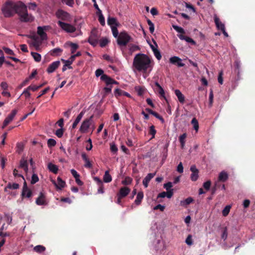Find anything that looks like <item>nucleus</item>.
Masks as SVG:
<instances>
[{"label": "nucleus", "instance_id": "f257e3e1", "mask_svg": "<svg viewBox=\"0 0 255 255\" xmlns=\"http://www.w3.org/2000/svg\"><path fill=\"white\" fill-rule=\"evenodd\" d=\"M1 10L5 17H10L17 13L22 22H32L34 20V17L28 14L27 6L21 1L16 3L7 0L2 5Z\"/></svg>", "mask_w": 255, "mask_h": 255}, {"label": "nucleus", "instance_id": "f03ea898", "mask_svg": "<svg viewBox=\"0 0 255 255\" xmlns=\"http://www.w3.org/2000/svg\"><path fill=\"white\" fill-rule=\"evenodd\" d=\"M151 60L144 54H136L133 61V66L138 71L145 73L148 69L151 70Z\"/></svg>", "mask_w": 255, "mask_h": 255}, {"label": "nucleus", "instance_id": "7ed1b4c3", "mask_svg": "<svg viewBox=\"0 0 255 255\" xmlns=\"http://www.w3.org/2000/svg\"><path fill=\"white\" fill-rule=\"evenodd\" d=\"M132 38L126 31H123L119 33L117 42L119 46H126L129 42L132 41Z\"/></svg>", "mask_w": 255, "mask_h": 255}, {"label": "nucleus", "instance_id": "20e7f679", "mask_svg": "<svg viewBox=\"0 0 255 255\" xmlns=\"http://www.w3.org/2000/svg\"><path fill=\"white\" fill-rule=\"evenodd\" d=\"M95 75L97 77L101 76V80L104 81L107 85L117 84L118 82L106 74H104V71L101 69L96 70Z\"/></svg>", "mask_w": 255, "mask_h": 255}, {"label": "nucleus", "instance_id": "39448f33", "mask_svg": "<svg viewBox=\"0 0 255 255\" xmlns=\"http://www.w3.org/2000/svg\"><path fill=\"white\" fill-rule=\"evenodd\" d=\"M57 24L60 28L67 33H73L76 31V27L73 25L59 20Z\"/></svg>", "mask_w": 255, "mask_h": 255}, {"label": "nucleus", "instance_id": "423d86ee", "mask_svg": "<svg viewBox=\"0 0 255 255\" xmlns=\"http://www.w3.org/2000/svg\"><path fill=\"white\" fill-rule=\"evenodd\" d=\"M93 117L94 116L92 115L89 118H87L83 121L79 129L81 132L85 133L87 132L88 128L92 125Z\"/></svg>", "mask_w": 255, "mask_h": 255}, {"label": "nucleus", "instance_id": "0eeeda50", "mask_svg": "<svg viewBox=\"0 0 255 255\" xmlns=\"http://www.w3.org/2000/svg\"><path fill=\"white\" fill-rule=\"evenodd\" d=\"M26 36L33 40L32 42L31 43V44L33 47H35L36 50H38L39 49L40 45L42 44L43 40H42L35 34H34L33 35H26Z\"/></svg>", "mask_w": 255, "mask_h": 255}, {"label": "nucleus", "instance_id": "6e6552de", "mask_svg": "<svg viewBox=\"0 0 255 255\" xmlns=\"http://www.w3.org/2000/svg\"><path fill=\"white\" fill-rule=\"evenodd\" d=\"M56 16L58 18L62 20L66 21H71V17L70 14L62 9H58L56 12Z\"/></svg>", "mask_w": 255, "mask_h": 255}, {"label": "nucleus", "instance_id": "1a4fd4ad", "mask_svg": "<svg viewBox=\"0 0 255 255\" xmlns=\"http://www.w3.org/2000/svg\"><path fill=\"white\" fill-rule=\"evenodd\" d=\"M98 31L96 29H93L91 32L88 41L92 45H96L98 42L99 39Z\"/></svg>", "mask_w": 255, "mask_h": 255}, {"label": "nucleus", "instance_id": "9d476101", "mask_svg": "<svg viewBox=\"0 0 255 255\" xmlns=\"http://www.w3.org/2000/svg\"><path fill=\"white\" fill-rule=\"evenodd\" d=\"M49 26H38L37 33L42 40H47L48 38L47 34L45 32L49 29Z\"/></svg>", "mask_w": 255, "mask_h": 255}, {"label": "nucleus", "instance_id": "9b49d317", "mask_svg": "<svg viewBox=\"0 0 255 255\" xmlns=\"http://www.w3.org/2000/svg\"><path fill=\"white\" fill-rule=\"evenodd\" d=\"M51 181L53 184L55 185L57 190H61L66 185V183L60 177H58L57 181L54 179H51Z\"/></svg>", "mask_w": 255, "mask_h": 255}, {"label": "nucleus", "instance_id": "f8f14e48", "mask_svg": "<svg viewBox=\"0 0 255 255\" xmlns=\"http://www.w3.org/2000/svg\"><path fill=\"white\" fill-rule=\"evenodd\" d=\"M169 62L173 65L181 67L185 66V64L182 62V59L177 56H173L169 58Z\"/></svg>", "mask_w": 255, "mask_h": 255}, {"label": "nucleus", "instance_id": "ddd939ff", "mask_svg": "<svg viewBox=\"0 0 255 255\" xmlns=\"http://www.w3.org/2000/svg\"><path fill=\"white\" fill-rule=\"evenodd\" d=\"M36 204L38 205H46L47 202L46 196L43 192H40L38 197L36 200Z\"/></svg>", "mask_w": 255, "mask_h": 255}, {"label": "nucleus", "instance_id": "4468645a", "mask_svg": "<svg viewBox=\"0 0 255 255\" xmlns=\"http://www.w3.org/2000/svg\"><path fill=\"white\" fill-rule=\"evenodd\" d=\"M21 196L25 197L27 198H29L32 196L31 191L27 187L26 183L25 181L24 182L23 186L22 188V191L21 193Z\"/></svg>", "mask_w": 255, "mask_h": 255}, {"label": "nucleus", "instance_id": "2eb2a0df", "mask_svg": "<svg viewBox=\"0 0 255 255\" xmlns=\"http://www.w3.org/2000/svg\"><path fill=\"white\" fill-rule=\"evenodd\" d=\"M190 170L192 172V173L190 176V178L192 181H196L199 177V171L196 168L195 165H192L190 167Z\"/></svg>", "mask_w": 255, "mask_h": 255}, {"label": "nucleus", "instance_id": "dca6fc26", "mask_svg": "<svg viewBox=\"0 0 255 255\" xmlns=\"http://www.w3.org/2000/svg\"><path fill=\"white\" fill-rule=\"evenodd\" d=\"M60 62L59 61H56L52 62L48 67L46 71L48 73H53L60 65Z\"/></svg>", "mask_w": 255, "mask_h": 255}, {"label": "nucleus", "instance_id": "f3484780", "mask_svg": "<svg viewBox=\"0 0 255 255\" xmlns=\"http://www.w3.org/2000/svg\"><path fill=\"white\" fill-rule=\"evenodd\" d=\"M130 190L127 187H122L119 193L118 194L117 196L120 198H124L127 196L129 193L130 192Z\"/></svg>", "mask_w": 255, "mask_h": 255}, {"label": "nucleus", "instance_id": "a211bd4d", "mask_svg": "<svg viewBox=\"0 0 255 255\" xmlns=\"http://www.w3.org/2000/svg\"><path fill=\"white\" fill-rule=\"evenodd\" d=\"M155 173H148L143 179L142 183L144 186L146 188L150 180L155 176Z\"/></svg>", "mask_w": 255, "mask_h": 255}, {"label": "nucleus", "instance_id": "6ab92c4d", "mask_svg": "<svg viewBox=\"0 0 255 255\" xmlns=\"http://www.w3.org/2000/svg\"><path fill=\"white\" fill-rule=\"evenodd\" d=\"M193 202V199L192 197H189L185 200L180 201V205L184 208H186L188 205L190 204Z\"/></svg>", "mask_w": 255, "mask_h": 255}, {"label": "nucleus", "instance_id": "aec40b11", "mask_svg": "<svg viewBox=\"0 0 255 255\" xmlns=\"http://www.w3.org/2000/svg\"><path fill=\"white\" fill-rule=\"evenodd\" d=\"M19 187V185L18 184L16 183H8L7 186L4 188V191L5 192H8L9 189H17Z\"/></svg>", "mask_w": 255, "mask_h": 255}, {"label": "nucleus", "instance_id": "412c9836", "mask_svg": "<svg viewBox=\"0 0 255 255\" xmlns=\"http://www.w3.org/2000/svg\"><path fill=\"white\" fill-rule=\"evenodd\" d=\"M178 37L181 39V40H185L186 42L190 43L192 44V45H195L196 42L191 38L188 37L187 36H185L183 34H179L178 35Z\"/></svg>", "mask_w": 255, "mask_h": 255}, {"label": "nucleus", "instance_id": "4be33fe9", "mask_svg": "<svg viewBox=\"0 0 255 255\" xmlns=\"http://www.w3.org/2000/svg\"><path fill=\"white\" fill-rule=\"evenodd\" d=\"M85 114V111H82L77 117L76 118L75 121L72 124V128H75L77 127L78 123L80 122L81 120L82 119V117H83L84 115Z\"/></svg>", "mask_w": 255, "mask_h": 255}, {"label": "nucleus", "instance_id": "5701e85b", "mask_svg": "<svg viewBox=\"0 0 255 255\" xmlns=\"http://www.w3.org/2000/svg\"><path fill=\"white\" fill-rule=\"evenodd\" d=\"M228 177V174L226 171H222L219 175L218 180L221 182H225Z\"/></svg>", "mask_w": 255, "mask_h": 255}, {"label": "nucleus", "instance_id": "b1692460", "mask_svg": "<svg viewBox=\"0 0 255 255\" xmlns=\"http://www.w3.org/2000/svg\"><path fill=\"white\" fill-rule=\"evenodd\" d=\"M175 94L177 97L178 101L181 104H183L185 102V97L182 94L181 91L179 90H175Z\"/></svg>", "mask_w": 255, "mask_h": 255}, {"label": "nucleus", "instance_id": "393cba45", "mask_svg": "<svg viewBox=\"0 0 255 255\" xmlns=\"http://www.w3.org/2000/svg\"><path fill=\"white\" fill-rule=\"evenodd\" d=\"M155 85L157 87V92L159 94V95L162 98L165 99L164 90L162 88V87L160 85V84L157 82H156L155 83Z\"/></svg>", "mask_w": 255, "mask_h": 255}, {"label": "nucleus", "instance_id": "a878e982", "mask_svg": "<svg viewBox=\"0 0 255 255\" xmlns=\"http://www.w3.org/2000/svg\"><path fill=\"white\" fill-rule=\"evenodd\" d=\"M108 24L111 26H118L119 23L117 21V19L115 17H112L110 16L108 17L107 19Z\"/></svg>", "mask_w": 255, "mask_h": 255}, {"label": "nucleus", "instance_id": "bb28decb", "mask_svg": "<svg viewBox=\"0 0 255 255\" xmlns=\"http://www.w3.org/2000/svg\"><path fill=\"white\" fill-rule=\"evenodd\" d=\"M214 21L218 29L224 30L225 29V25L220 21V19L217 16L214 17Z\"/></svg>", "mask_w": 255, "mask_h": 255}, {"label": "nucleus", "instance_id": "cd10ccee", "mask_svg": "<svg viewBox=\"0 0 255 255\" xmlns=\"http://www.w3.org/2000/svg\"><path fill=\"white\" fill-rule=\"evenodd\" d=\"M48 168L50 171L51 172L56 174L58 172V167L57 165L52 163H49L48 164Z\"/></svg>", "mask_w": 255, "mask_h": 255}, {"label": "nucleus", "instance_id": "c85d7f7f", "mask_svg": "<svg viewBox=\"0 0 255 255\" xmlns=\"http://www.w3.org/2000/svg\"><path fill=\"white\" fill-rule=\"evenodd\" d=\"M17 110H13L12 111L11 113L5 119V121L7 122V123L9 124L10 122H11L15 116L16 115L17 113Z\"/></svg>", "mask_w": 255, "mask_h": 255}, {"label": "nucleus", "instance_id": "c756f323", "mask_svg": "<svg viewBox=\"0 0 255 255\" xmlns=\"http://www.w3.org/2000/svg\"><path fill=\"white\" fill-rule=\"evenodd\" d=\"M143 198V193L142 192H139L136 196V199L134 201V203L136 205H139Z\"/></svg>", "mask_w": 255, "mask_h": 255}, {"label": "nucleus", "instance_id": "7c9ffc66", "mask_svg": "<svg viewBox=\"0 0 255 255\" xmlns=\"http://www.w3.org/2000/svg\"><path fill=\"white\" fill-rule=\"evenodd\" d=\"M187 137V134L184 133L179 137V140L181 144V148L183 149L185 143V139Z\"/></svg>", "mask_w": 255, "mask_h": 255}, {"label": "nucleus", "instance_id": "2f4dec72", "mask_svg": "<svg viewBox=\"0 0 255 255\" xmlns=\"http://www.w3.org/2000/svg\"><path fill=\"white\" fill-rule=\"evenodd\" d=\"M103 180L105 183H109L112 181V178L111 175L109 174L108 170L105 171L103 177Z\"/></svg>", "mask_w": 255, "mask_h": 255}, {"label": "nucleus", "instance_id": "473e14b6", "mask_svg": "<svg viewBox=\"0 0 255 255\" xmlns=\"http://www.w3.org/2000/svg\"><path fill=\"white\" fill-rule=\"evenodd\" d=\"M27 160H21L20 164H19V168H21L23 169V170L25 171V172L27 173L28 170V163L27 162Z\"/></svg>", "mask_w": 255, "mask_h": 255}, {"label": "nucleus", "instance_id": "72a5a7b5", "mask_svg": "<svg viewBox=\"0 0 255 255\" xmlns=\"http://www.w3.org/2000/svg\"><path fill=\"white\" fill-rule=\"evenodd\" d=\"M62 49L60 48H56L51 50L50 55L53 56L58 55L62 52Z\"/></svg>", "mask_w": 255, "mask_h": 255}, {"label": "nucleus", "instance_id": "f704fd0d", "mask_svg": "<svg viewBox=\"0 0 255 255\" xmlns=\"http://www.w3.org/2000/svg\"><path fill=\"white\" fill-rule=\"evenodd\" d=\"M191 123L194 129L196 132H197L199 129V123L197 120L195 118H194L192 120Z\"/></svg>", "mask_w": 255, "mask_h": 255}, {"label": "nucleus", "instance_id": "c9c22d12", "mask_svg": "<svg viewBox=\"0 0 255 255\" xmlns=\"http://www.w3.org/2000/svg\"><path fill=\"white\" fill-rule=\"evenodd\" d=\"M31 55H32V56L33 57V58L36 62H38L41 61V55L39 53L34 52H31Z\"/></svg>", "mask_w": 255, "mask_h": 255}, {"label": "nucleus", "instance_id": "e433bc0d", "mask_svg": "<svg viewBox=\"0 0 255 255\" xmlns=\"http://www.w3.org/2000/svg\"><path fill=\"white\" fill-rule=\"evenodd\" d=\"M33 250L35 252L40 253L45 251V248L42 246L38 245L35 246Z\"/></svg>", "mask_w": 255, "mask_h": 255}, {"label": "nucleus", "instance_id": "4c0bfd02", "mask_svg": "<svg viewBox=\"0 0 255 255\" xmlns=\"http://www.w3.org/2000/svg\"><path fill=\"white\" fill-rule=\"evenodd\" d=\"M118 26H112L111 29L112 31V33L114 37L118 38L119 36V33L117 28Z\"/></svg>", "mask_w": 255, "mask_h": 255}, {"label": "nucleus", "instance_id": "58836bf2", "mask_svg": "<svg viewBox=\"0 0 255 255\" xmlns=\"http://www.w3.org/2000/svg\"><path fill=\"white\" fill-rule=\"evenodd\" d=\"M132 179L128 176L125 177V179L122 181V183L125 185H129L131 183Z\"/></svg>", "mask_w": 255, "mask_h": 255}, {"label": "nucleus", "instance_id": "ea45409f", "mask_svg": "<svg viewBox=\"0 0 255 255\" xmlns=\"http://www.w3.org/2000/svg\"><path fill=\"white\" fill-rule=\"evenodd\" d=\"M110 42V41L108 40L107 38H104L101 39L100 40V45L101 47H105L108 43Z\"/></svg>", "mask_w": 255, "mask_h": 255}, {"label": "nucleus", "instance_id": "a19ab883", "mask_svg": "<svg viewBox=\"0 0 255 255\" xmlns=\"http://www.w3.org/2000/svg\"><path fill=\"white\" fill-rule=\"evenodd\" d=\"M231 208V206L230 205H227L224 208L222 211V214L223 216L226 217L229 214Z\"/></svg>", "mask_w": 255, "mask_h": 255}, {"label": "nucleus", "instance_id": "79ce46f5", "mask_svg": "<svg viewBox=\"0 0 255 255\" xmlns=\"http://www.w3.org/2000/svg\"><path fill=\"white\" fill-rule=\"evenodd\" d=\"M129 47V50L130 53H132L134 51L140 50L139 46L136 45L130 44Z\"/></svg>", "mask_w": 255, "mask_h": 255}, {"label": "nucleus", "instance_id": "37998d69", "mask_svg": "<svg viewBox=\"0 0 255 255\" xmlns=\"http://www.w3.org/2000/svg\"><path fill=\"white\" fill-rule=\"evenodd\" d=\"M156 133V130L155 129V127L152 125L150 127L149 130V133L152 135V138H154Z\"/></svg>", "mask_w": 255, "mask_h": 255}, {"label": "nucleus", "instance_id": "c03bdc74", "mask_svg": "<svg viewBox=\"0 0 255 255\" xmlns=\"http://www.w3.org/2000/svg\"><path fill=\"white\" fill-rule=\"evenodd\" d=\"M16 151L18 153H20L23 150L24 145L22 142H19L17 143L16 145Z\"/></svg>", "mask_w": 255, "mask_h": 255}, {"label": "nucleus", "instance_id": "a18cd8bd", "mask_svg": "<svg viewBox=\"0 0 255 255\" xmlns=\"http://www.w3.org/2000/svg\"><path fill=\"white\" fill-rule=\"evenodd\" d=\"M56 144V140L53 138H50L47 141V145L49 148L54 147Z\"/></svg>", "mask_w": 255, "mask_h": 255}, {"label": "nucleus", "instance_id": "49530a36", "mask_svg": "<svg viewBox=\"0 0 255 255\" xmlns=\"http://www.w3.org/2000/svg\"><path fill=\"white\" fill-rule=\"evenodd\" d=\"M147 22L148 25L149 26V31L151 33H153L154 31V25L150 19L147 20Z\"/></svg>", "mask_w": 255, "mask_h": 255}, {"label": "nucleus", "instance_id": "de8ad7c7", "mask_svg": "<svg viewBox=\"0 0 255 255\" xmlns=\"http://www.w3.org/2000/svg\"><path fill=\"white\" fill-rule=\"evenodd\" d=\"M135 91L137 92V95L138 96H142L143 93H144V89L143 88L141 87H135Z\"/></svg>", "mask_w": 255, "mask_h": 255}, {"label": "nucleus", "instance_id": "09e8293b", "mask_svg": "<svg viewBox=\"0 0 255 255\" xmlns=\"http://www.w3.org/2000/svg\"><path fill=\"white\" fill-rule=\"evenodd\" d=\"M39 181V178L37 174L33 173L31 177V184H34Z\"/></svg>", "mask_w": 255, "mask_h": 255}, {"label": "nucleus", "instance_id": "8fccbe9b", "mask_svg": "<svg viewBox=\"0 0 255 255\" xmlns=\"http://www.w3.org/2000/svg\"><path fill=\"white\" fill-rule=\"evenodd\" d=\"M173 27L177 32L180 33V34L185 33V31L183 28L177 25H173Z\"/></svg>", "mask_w": 255, "mask_h": 255}, {"label": "nucleus", "instance_id": "3c124183", "mask_svg": "<svg viewBox=\"0 0 255 255\" xmlns=\"http://www.w3.org/2000/svg\"><path fill=\"white\" fill-rule=\"evenodd\" d=\"M228 237V229L227 227H225L221 235L222 239L225 241L227 240Z\"/></svg>", "mask_w": 255, "mask_h": 255}, {"label": "nucleus", "instance_id": "603ef678", "mask_svg": "<svg viewBox=\"0 0 255 255\" xmlns=\"http://www.w3.org/2000/svg\"><path fill=\"white\" fill-rule=\"evenodd\" d=\"M110 149L113 153H116L118 151V147L115 143L112 142L110 144Z\"/></svg>", "mask_w": 255, "mask_h": 255}, {"label": "nucleus", "instance_id": "864d4df0", "mask_svg": "<svg viewBox=\"0 0 255 255\" xmlns=\"http://www.w3.org/2000/svg\"><path fill=\"white\" fill-rule=\"evenodd\" d=\"M63 132H64L63 129L62 128H61L58 129L56 131L55 134L56 135V136L57 137L60 138L63 136Z\"/></svg>", "mask_w": 255, "mask_h": 255}, {"label": "nucleus", "instance_id": "5fc2aeb1", "mask_svg": "<svg viewBox=\"0 0 255 255\" xmlns=\"http://www.w3.org/2000/svg\"><path fill=\"white\" fill-rule=\"evenodd\" d=\"M70 46L71 48V50L72 53H74L78 48V44L74 43H71Z\"/></svg>", "mask_w": 255, "mask_h": 255}, {"label": "nucleus", "instance_id": "6e6d98bb", "mask_svg": "<svg viewBox=\"0 0 255 255\" xmlns=\"http://www.w3.org/2000/svg\"><path fill=\"white\" fill-rule=\"evenodd\" d=\"M153 53H154V55L155 56V57L158 60H160L161 59V55L160 54V51L158 50L157 48L156 50H154Z\"/></svg>", "mask_w": 255, "mask_h": 255}, {"label": "nucleus", "instance_id": "4d7b16f0", "mask_svg": "<svg viewBox=\"0 0 255 255\" xmlns=\"http://www.w3.org/2000/svg\"><path fill=\"white\" fill-rule=\"evenodd\" d=\"M62 2L65 3L69 6H73L74 4V0H61Z\"/></svg>", "mask_w": 255, "mask_h": 255}, {"label": "nucleus", "instance_id": "13d9d810", "mask_svg": "<svg viewBox=\"0 0 255 255\" xmlns=\"http://www.w3.org/2000/svg\"><path fill=\"white\" fill-rule=\"evenodd\" d=\"M185 243L189 246H191L193 244V242L192 240V236L191 235H189L185 240Z\"/></svg>", "mask_w": 255, "mask_h": 255}, {"label": "nucleus", "instance_id": "bf43d9fd", "mask_svg": "<svg viewBox=\"0 0 255 255\" xmlns=\"http://www.w3.org/2000/svg\"><path fill=\"white\" fill-rule=\"evenodd\" d=\"M213 91L211 90L209 94V106L210 107H211L212 106L213 102Z\"/></svg>", "mask_w": 255, "mask_h": 255}, {"label": "nucleus", "instance_id": "052dcab7", "mask_svg": "<svg viewBox=\"0 0 255 255\" xmlns=\"http://www.w3.org/2000/svg\"><path fill=\"white\" fill-rule=\"evenodd\" d=\"M123 92H124V91L123 90L117 88L115 90V92H114L115 96L117 97L118 96H120L122 95H123Z\"/></svg>", "mask_w": 255, "mask_h": 255}, {"label": "nucleus", "instance_id": "680f3d73", "mask_svg": "<svg viewBox=\"0 0 255 255\" xmlns=\"http://www.w3.org/2000/svg\"><path fill=\"white\" fill-rule=\"evenodd\" d=\"M172 187V183L170 182H168L164 184V188L166 189L167 191L172 190L171 188Z\"/></svg>", "mask_w": 255, "mask_h": 255}, {"label": "nucleus", "instance_id": "e2e57ef3", "mask_svg": "<svg viewBox=\"0 0 255 255\" xmlns=\"http://www.w3.org/2000/svg\"><path fill=\"white\" fill-rule=\"evenodd\" d=\"M211 182L210 181H207L204 183L203 187L206 190H209L211 186Z\"/></svg>", "mask_w": 255, "mask_h": 255}, {"label": "nucleus", "instance_id": "0e129e2a", "mask_svg": "<svg viewBox=\"0 0 255 255\" xmlns=\"http://www.w3.org/2000/svg\"><path fill=\"white\" fill-rule=\"evenodd\" d=\"M62 61L65 63V66H67L69 69H72V67L71 66V65L72 64L71 61H70V60H65L64 59H62Z\"/></svg>", "mask_w": 255, "mask_h": 255}, {"label": "nucleus", "instance_id": "69168bd1", "mask_svg": "<svg viewBox=\"0 0 255 255\" xmlns=\"http://www.w3.org/2000/svg\"><path fill=\"white\" fill-rule=\"evenodd\" d=\"M152 115L154 116L155 118H156L158 120H159L162 123H164V120L163 118L160 115H159V114H158L157 113L154 112Z\"/></svg>", "mask_w": 255, "mask_h": 255}, {"label": "nucleus", "instance_id": "338daca9", "mask_svg": "<svg viewBox=\"0 0 255 255\" xmlns=\"http://www.w3.org/2000/svg\"><path fill=\"white\" fill-rule=\"evenodd\" d=\"M98 18L99 21L102 26L105 25V20L104 15H100Z\"/></svg>", "mask_w": 255, "mask_h": 255}, {"label": "nucleus", "instance_id": "774afa93", "mask_svg": "<svg viewBox=\"0 0 255 255\" xmlns=\"http://www.w3.org/2000/svg\"><path fill=\"white\" fill-rule=\"evenodd\" d=\"M165 209V206L161 204H158L153 208V210H156L159 209L161 211H163Z\"/></svg>", "mask_w": 255, "mask_h": 255}]
</instances>
